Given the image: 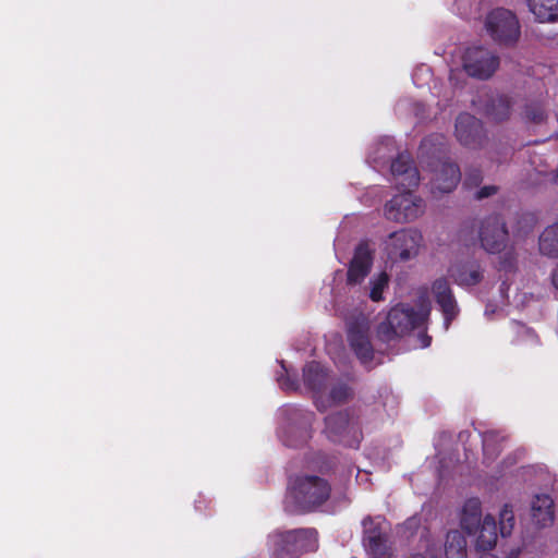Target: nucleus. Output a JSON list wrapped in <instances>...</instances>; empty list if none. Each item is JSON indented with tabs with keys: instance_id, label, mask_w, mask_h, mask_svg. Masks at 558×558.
<instances>
[{
	"instance_id": "obj_1",
	"label": "nucleus",
	"mask_w": 558,
	"mask_h": 558,
	"mask_svg": "<svg viewBox=\"0 0 558 558\" xmlns=\"http://www.w3.org/2000/svg\"><path fill=\"white\" fill-rule=\"evenodd\" d=\"M331 495L330 483L318 475H296L289 483L288 496L300 513L316 511Z\"/></svg>"
},
{
	"instance_id": "obj_2",
	"label": "nucleus",
	"mask_w": 558,
	"mask_h": 558,
	"mask_svg": "<svg viewBox=\"0 0 558 558\" xmlns=\"http://www.w3.org/2000/svg\"><path fill=\"white\" fill-rule=\"evenodd\" d=\"M426 319V313L417 312L410 305L398 304L388 312L386 319L378 324L376 336L379 341L389 343L422 327Z\"/></svg>"
},
{
	"instance_id": "obj_3",
	"label": "nucleus",
	"mask_w": 558,
	"mask_h": 558,
	"mask_svg": "<svg viewBox=\"0 0 558 558\" xmlns=\"http://www.w3.org/2000/svg\"><path fill=\"white\" fill-rule=\"evenodd\" d=\"M324 432L330 441L352 449H357L363 439L362 429L359 425L350 423L347 410L326 416Z\"/></svg>"
},
{
	"instance_id": "obj_4",
	"label": "nucleus",
	"mask_w": 558,
	"mask_h": 558,
	"mask_svg": "<svg viewBox=\"0 0 558 558\" xmlns=\"http://www.w3.org/2000/svg\"><path fill=\"white\" fill-rule=\"evenodd\" d=\"M485 26L492 38L501 45H513L520 37L518 17L511 11L498 8L486 16Z\"/></svg>"
},
{
	"instance_id": "obj_5",
	"label": "nucleus",
	"mask_w": 558,
	"mask_h": 558,
	"mask_svg": "<svg viewBox=\"0 0 558 558\" xmlns=\"http://www.w3.org/2000/svg\"><path fill=\"white\" fill-rule=\"evenodd\" d=\"M425 203L422 197L412 193V190H403L385 204L384 216L391 221L405 223L417 219L423 215Z\"/></svg>"
},
{
	"instance_id": "obj_6",
	"label": "nucleus",
	"mask_w": 558,
	"mask_h": 558,
	"mask_svg": "<svg viewBox=\"0 0 558 558\" xmlns=\"http://www.w3.org/2000/svg\"><path fill=\"white\" fill-rule=\"evenodd\" d=\"M291 422L280 433V438L284 446L299 448L307 444L312 437V424L315 414L301 408L290 410Z\"/></svg>"
},
{
	"instance_id": "obj_7",
	"label": "nucleus",
	"mask_w": 558,
	"mask_h": 558,
	"mask_svg": "<svg viewBox=\"0 0 558 558\" xmlns=\"http://www.w3.org/2000/svg\"><path fill=\"white\" fill-rule=\"evenodd\" d=\"M348 343L363 365H368L375 356L374 347L371 340V324L365 317H357L348 324Z\"/></svg>"
},
{
	"instance_id": "obj_8",
	"label": "nucleus",
	"mask_w": 558,
	"mask_h": 558,
	"mask_svg": "<svg viewBox=\"0 0 558 558\" xmlns=\"http://www.w3.org/2000/svg\"><path fill=\"white\" fill-rule=\"evenodd\" d=\"M423 238L415 229H401L389 234L386 251L392 260L407 262L418 253Z\"/></svg>"
},
{
	"instance_id": "obj_9",
	"label": "nucleus",
	"mask_w": 558,
	"mask_h": 558,
	"mask_svg": "<svg viewBox=\"0 0 558 558\" xmlns=\"http://www.w3.org/2000/svg\"><path fill=\"white\" fill-rule=\"evenodd\" d=\"M499 66V58L484 47L468 48L463 56V69L468 75L478 78H489Z\"/></svg>"
},
{
	"instance_id": "obj_10",
	"label": "nucleus",
	"mask_w": 558,
	"mask_h": 558,
	"mask_svg": "<svg viewBox=\"0 0 558 558\" xmlns=\"http://www.w3.org/2000/svg\"><path fill=\"white\" fill-rule=\"evenodd\" d=\"M478 238L482 247L489 254L500 253L507 245L508 230L501 215L486 217L480 227Z\"/></svg>"
},
{
	"instance_id": "obj_11",
	"label": "nucleus",
	"mask_w": 558,
	"mask_h": 558,
	"mask_svg": "<svg viewBox=\"0 0 558 558\" xmlns=\"http://www.w3.org/2000/svg\"><path fill=\"white\" fill-rule=\"evenodd\" d=\"M363 544L373 558H395L392 548L388 545V536L383 531L379 521L367 517L363 520Z\"/></svg>"
},
{
	"instance_id": "obj_12",
	"label": "nucleus",
	"mask_w": 558,
	"mask_h": 558,
	"mask_svg": "<svg viewBox=\"0 0 558 558\" xmlns=\"http://www.w3.org/2000/svg\"><path fill=\"white\" fill-rule=\"evenodd\" d=\"M432 293L444 316V327L448 330L460 313L458 302L448 280L446 278L436 279L432 284Z\"/></svg>"
},
{
	"instance_id": "obj_13",
	"label": "nucleus",
	"mask_w": 558,
	"mask_h": 558,
	"mask_svg": "<svg viewBox=\"0 0 558 558\" xmlns=\"http://www.w3.org/2000/svg\"><path fill=\"white\" fill-rule=\"evenodd\" d=\"M456 137L465 147L475 148L482 144L484 138L483 123L476 117L463 112L456 119Z\"/></svg>"
},
{
	"instance_id": "obj_14",
	"label": "nucleus",
	"mask_w": 558,
	"mask_h": 558,
	"mask_svg": "<svg viewBox=\"0 0 558 558\" xmlns=\"http://www.w3.org/2000/svg\"><path fill=\"white\" fill-rule=\"evenodd\" d=\"M391 174L401 190H412L420 184V173L409 154H399L391 162Z\"/></svg>"
},
{
	"instance_id": "obj_15",
	"label": "nucleus",
	"mask_w": 558,
	"mask_h": 558,
	"mask_svg": "<svg viewBox=\"0 0 558 558\" xmlns=\"http://www.w3.org/2000/svg\"><path fill=\"white\" fill-rule=\"evenodd\" d=\"M461 181V171L456 162L439 160L434 169L432 192L440 194L452 192Z\"/></svg>"
},
{
	"instance_id": "obj_16",
	"label": "nucleus",
	"mask_w": 558,
	"mask_h": 558,
	"mask_svg": "<svg viewBox=\"0 0 558 558\" xmlns=\"http://www.w3.org/2000/svg\"><path fill=\"white\" fill-rule=\"evenodd\" d=\"M372 264L373 252L367 242L359 243L348 267L347 283L355 286L363 282L371 271Z\"/></svg>"
},
{
	"instance_id": "obj_17",
	"label": "nucleus",
	"mask_w": 558,
	"mask_h": 558,
	"mask_svg": "<svg viewBox=\"0 0 558 558\" xmlns=\"http://www.w3.org/2000/svg\"><path fill=\"white\" fill-rule=\"evenodd\" d=\"M448 272L460 287L477 286L484 278V270L475 259L459 263L450 267Z\"/></svg>"
},
{
	"instance_id": "obj_18",
	"label": "nucleus",
	"mask_w": 558,
	"mask_h": 558,
	"mask_svg": "<svg viewBox=\"0 0 558 558\" xmlns=\"http://www.w3.org/2000/svg\"><path fill=\"white\" fill-rule=\"evenodd\" d=\"M532 519L539 527H546L554 523V501L549 495H536L532 501Z\"/></svg>"
},
{
	"instance_id": "obj_19",
	"label": "nucleus",
	"mask_w": 558,
	"mask_h": 558,
	"mask_svg": "<svg viewBox=\"0 0 558 558\" xmlns=\"http://www.w3.org/2000/svg\"><path fill=\"white\" fill-rule=\"evenodd\" d=\"M482 502L478 498H469L462 508L460 525L468 534L472 535L477 532L482 524Z\"/></svg>"
},
{
	"instance_id": "obj_20",
	"label": "nucleus",
	"mask_w": 558,
	"mask_h": 558,
	"mask_svg": "<svg viewBox=\"0 0 558 558\" xmlns=\"http://www.w3.org/2000/svg\"><path fill=\"white\" fill-rule=\"evenodd\" d=\"M353 397L352 388L345 383H339L331 387L329 396L324 399L315 396V405L319 412H325L331 405H339L348 402Z\"/></svg>"
},
{
	"instance_id": "obj_21",
	"label": "nucleus",
	"mask_w": 558,
	"mask_h": 558,
	"mask_svg": "<svg viewBox=\"0 0 558 558\" xmlns=\"http://www.w3.org/2000/svg\"><path fill=\"white\" fill-rule=\"evenodd\" d=\"M327 378V371L319 362L311 361L303 368L304 385L316 395L325 388Z\"/></svg>"
},
{
	"instance_id": "obj_22",
	"label": "nucleus",
	"mask_w": 558,
	"mask_h": 558,
	"mask_svg": "<svg viewBox=\"0 0 558 558\" xmlns=\"http://www.w3.org/2000/svg\"><path fill=\"white\" fill-rule=\"evenodd\" d=\"M268 539L272 558H298L301 555L284 532L276 531L269 535Z\"/></svg>"
},
{
	"instance_id": "obj_23",
	"label": "nucleus",
	"mask_w": 558,
	"mask_h": 558,
	"mask_svg": "<svg viewBox=\"0 0 558 558\" xmlns=\"http://www.w3.org/2000/svg\"><path fill=\"white\" fill-rule=\"evenodd\" d=\"M478 531L475 543L476 549L480 551L492 550L496 546L498 538L497 524L494 517L490 514L485 515Z\"/></svg>"
},
{
	"instance_id": "obj_24",
	"label": "nucleus",
	"mask_w": 558,
	"mask_h": 558,
	"mask_svg": "<svg viewBox=\"0 0 558 558\" xmlns=\"http://www.w3.org/2000/svg\"><path fill=\"white\" fill-rule=\"evenodd\" d=\"M300 551H314L318 547V533L313 527L295 529L284 532Z\"/></svg>"
},
{
	"instance_id": "obj_25",
	"label": "nucleus",
	"mask_w": 558,
	"mask_h": 558,
	"mask_svg": "<svg viewBox=\"0 0 558 558\" xmlns=\"http://www.w3.org/2000/svg\"><path fill=\"white\" fill-rule=\"evenodd\" d=\"M527 5L538 22L554 23L558 21V0H529Z\"/></svg>"
},
{
	"instance_id": "obj_26",
	"label": "nucleus",
	"mask_w": 558,
	"mask_h": 558,
	"mask_svg": "<svg viewBox=\"0 0 558 558\" xmlns=\"http://www.w3.org/2000/svg\"><path fill=\"white\" fill-rule=\"evenodd\" d=\"M485 113L496 122L507 120L511 113V99L506 95L492 97L486 104Z\"/></svg>"
},
{
	"instance_id": "obj_27",
	"label": "nucleus",
	"mask_w": 558,
	"mask_h": 558,
	"mask_svg": "<svg viewBox=\"0 0 558 558\" xmlns=\"http://www.w3.org/2000/svg\"><path fill=\"white\" fill-rule=\"evenodd\" d=\"M446 558H468L466 539L458 530H451L446 535L445 542Z\"/></svg>"
},
{
	"instance_id": "obj_28",
	"label": "nucleus",
	"mask_w": 558,
	"mask_h": 558,
	"mask_svg": "<svg viewBox=\"0 0 558 558\" xmlns=\"http://www.w3.org/2000/svg\"><path fill=\"white\" fill-rule=\"evenodd\" d=\"M539 251L543 255L558 257V222L547 227L539 236Z\"/></svg>"
},
{
	"instance_id": "obj_29",
	"label": "nucleus",
	"mask_w": 558,
	"mask_h": 558,
	"mask_svg": "<svg viewBox=\"0 0 558 558\" xmlns=\"http://www.w3.org/2000/svg\"><path fill=\"white\" fill-rule=\"evenodd\" d=\"M515 524L512 507L506 504L499 512V532L502 537L510 536Z\"/></svg>"
},
{
	"instance_id": "obj_30",
	"label": "nucleus",
	"mask_w": 558,
	"mask_h": 558,
	"mask_svg": "<svg viewBox=\"0 0 558 558\" xmlns=\"http://www.w3.org/2000/svg\"><path fill=\"white\" fill-rule=\"evenodd\" d=\"M483 452L487 458H496L500 451L499 435L494 432L485 433L483 436Z\"/></svg>"
},
{
	"instance_id": "obj_31",
	"label": "nucleus",
	"mask_w": 558,
	"mask_h": 558,
	"mask_svg": "<svg viewBox=\"0 0 558 558\" xmlns=\"http://www.w3.org/2000/svg\"><path fill=\"white\" fill-rule=\"evenodd\" d=\"M388 282L389 277L385 271H381L374 280L371 281L372 288L369 298L373 302H379L383 300V292L385 288H387Z\"/></svg>"
},
{
	"instance_id": "obj_32",
	"label": "nucleus",
	"mask_w": 558,
	"mask_h": 558,
	"mask_svg": "<svg viewBox=\"0 0 558 558\" xmlns=\"http://www.w3.org/2000/svg\"><path fill=\"white\" fill-rule=\"evenodd\" d=\"M524 118L533 123H542L546 119V112L542 105L539 104H527L524 108L523 112Z\"/></svg>"
},
{
	"instance_id": "obj_33",
	"label": "nucleus",
	"mask_w": 558,
	"mask_h": 558,
	"mask_svg": "<svg viewBox=\"0 0 558 558\" xmlns=\"http://www.w3.org/2000/svg\"><path fill=\"white\" fill-rule=\"evenodd\" d=\"M483 180L482 171L480 169L470 170L464 179V184L472 187L478 186Z\"/></svg>"
},
{
	"instance_id": "obj_34",
	"label": "nucleus",
	"mask_w": 558,
	"mask_h": 558,
	"mask_svg": "<svg viewBox=\"0 0 558 558\" xmlns=\"http://www.w3.org/2000/svg\"><path fill=\"white\" fill-rule=\"evenodd\" d=\"M497 192H498V187L496 185H485L476 192L475 198L484 199V198L495 195Z\"/></svg>"
},
{
	"instance_id": "obj_35",
	"label": "nucleus",
	"mask_w": 558,
	"mask_h": 558,
	"mask_svg": "<svg viewBox=\"0 0 558 558\" xmlns=\"http://www.w3.org/2000/svg\"><path fill=\"white\" fill-rule=\"evenodd\" d=\"M515 267V259L512 253L508 252L505 254L500 262V268L506 271H512Z\"/></svg>"
},
{
	"instance_id": "obj_36",
	"label": "nucleus",
	"mask_w": 558,
	"mask_h": 558,
	"mask_svg": "<svg viewBox=\"0 0 558 558\" xmlns=\"http://www.w3.org/2000/svg\"><path fill=\"white\" fill-rule=\"evenodd\" d=\"M440 140H442V136H440V135L430 136V137L425 138L421 145V150L423 151V154L428 151V149L430 148V146L434 144L435 141H440Z\"/></svg>"
},
{
	"instance_id": "obj_37",
	"label": "nucleus",
	"mask_w": 558,
	"mask_h": 558,
	"mask_svg": "<svg viewBox=\"0 0 558 558\" xmlns=\"http://www.w3.org/2000/svg\"><path fill=\"white\" fill-rule=\"evenodd\" d=\"M418 340L422 348L429 347L432 342V338L426 332H421L418 335Z\"/></svg>"
},
{
	"instance_id": "obj_38",
	"label": "nucleus",
	"mask_w": 558,
	"mask_h": 558,
	"mask_svg": "<svg viewBox=\"0 0 558 558\" xmlns=\"http://www.w3.org/2000/svg\"><path fill=\"white\" fill-rule=\"evenodd\" d=\"M520 554H521V549L520 548H515V549H512L507 556L506 558H519L520 557Z\"/></svg>"
},
{
	"instance_id": "obj_39",
	"label": "nucleus",
	"mask_w": 558,
	"mask_h": 558,
	"mask_svg": "<svg viewBox=\"0 0 558 558\" xmlns=\"http://www.w3.org/2000/svg\"><path fill=\"white\" fill-rule=\"evenodd\" d=\"M458 437H459V439L461 441H463V440H465V439H468L470 437V432L469 430H462V432L459 433Z\"/></svg>"
},
{
	"instance_id": "obj_40",
	"label": "nucleus",
	"mask_w": 558,
	"mask_h": 558,
	"mask_svg": "<svg viewBox=\"0 0 558 558\" xmlns=\"http://www.w3.org/2000/svg\"><path fill=\"white\" fill-rule=\"evenodd\" d=\"M556 182L558 183V173H557V177H556Z\"/></svg>"
}]
</instances>
